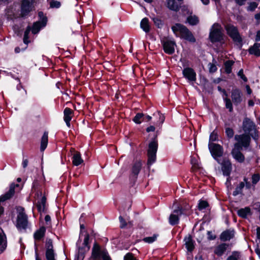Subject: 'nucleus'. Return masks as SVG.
I'll return each instance as SVG.
<instances>
[{
    "label": "nucleus",
    "instance_id": "nucleus-1",
    "mask_svg": "<svg viewBox=\"0 0 260 260\" xmlns=\"http://www.w3.org/2000/svg\"><path fill=\"white\" fill-rule=\"evenodd\" d=\"M209 38L212 43H224V34L220 24L215 23L212 25L210 28Z\"/></svg>",
    "mask_w": 260,
    "mask_h": 260
},
{
    "label": "nucleus",
    "instance_id": "nucleus-2",
    "mask_svg": "<svg viewBox=\"0 0 260 260\" xmlns=\"http://www.w3.org/2000/svg\"><path fill=\"white\" fill-rule=\"evenodd\" d=\"M91 258L93 260H112L106 249L102 248L98 243H94L92 248Z\"/></svg>",
    "mask_w": 260,
    "mask_h": 260
},
{
    "label": "nucleus",
    "instance_id": "nucleus-3",
    "mask_svg": "<svg viewBox=\"0 0 260 260\" xmlns=\"http://www.w3.org/2000/svg\"><path fill=\"white\" fill-rule=\"evenodd\" d=\"M224 28L227 34L232 39L236 44L239 45L241 44L242 39L236 26L233 24L228 23L224 25Z\"/></svg>",
    "mask_w": 260,
    "mask_h": 260
},
{
    "label": "nucleus",
    "instance_id": "nucleus-4",
    "mask_svg": "<svg viewBox=\"0 0 260 260\" xmlns=\"http://www.w3.org/2000/svg\"><path fill=\"white\" fill-rule=\"evenodd\" d=\"M18 210L16 226L19 231L24 230L28 224L27 216L24 212V208L20 207Z\"/></svg>",
    "mask_w": 260,
    "mask_h": 260
},
{
    "label": "nucleus",
    "instance_id": "nucleus-5",
    "mask_svg": "<svg viewBox=\"0 0 260 260\" xmlns=\"http://www.w3.org/2000/svg\"><path fill=\"white\" fill-rule=\"evenodd\" d=\"M36 5L35 0H22L20 7L21 16H25L29 12L35 10Z\"/></svg>",
    "mask_w": 260,
    "mask_h": 260
},
{
    "label": "nucleus",
    "instance_id": "nucleus-6",
    "mask_svg": "<svg viewBox=\"0 0 260 260\" xmlns=\"http://www.w3.org/2000/svg\"><path fill=\"white\" fill-rule=\"evenodd\" d=\"M208 147L212 156L220 164L218 157L221 156L223 154V150L222 146L218 144L209 143Z\"/></svg>",
    "mask_w": 260,
    "mask_h": 260
},
{
    "label": "nucleus",
    "instance_id": "nucleus-7",
    "mask_svg": "<svg viewBox=\"0 0 260 260\" xmlns=\"http://www.w3.org/2000/svg\"><path fill=\"white\" fill-rule=\"evenodd\" d=\"M158 145L156 142L153 141L149 145L148 150V165H151L156 160V153Z\"/></svg>",
    "mask_w": 260,
    "mask_h": 260
},
{
    "label": "nucleus",
    "instance_id": "nucleus-8",
    "mask_svg": "<svg viewBox=\"0 0 260 260\" xmlns=\"http://www.w3.org/2000/svg\"><path fill=\"white\" fill-rule=\"evenodd\" d=\"M39 16L41 19V21H38L33 24L32 27H31V32L33 34H36L39 32L40 30L44 27L46 24L47 19L46 17L44 16L43 13L40 12Z\"/></svg>",
    "mask_w": 260,
    "mask_h": 260
},
{
    "label": "nucleus",
    "instance_id": "nucleus-9",
    "mask_svg": "<svg viewBox=\"0 0 260 260\" xmlns=\"http://www.w3.org/2000/svg\"><path fill=\"white\" fill-rule=\"evenodd\" d=\"M235 139L237 141L235 144H239V148H242L243 147H247L248 146L250 141V137L248 134H244L235 135Z\"/></svg>",
    "mask_w": 260,
    "mask_h": 260
},
{
    "label": "nucleus",
    "instance_id": "nucleus-10",
    "mask_svg": "<svg viewBox=\"0 0 260 260\" xmlns=\"http://www.w3.org/2000/svg\"><path fill=\"white\" fill-rule=\"evenodd\" d=\"M164 50L168 54H172L175 52V42L174 41L164 39L161 41Z\"/></svg>",
    "mask_w": 260,
    "mask_h": 260
},
{
    "label": "nucleus",
    "instance_id": "nucleus-11",
    "mask_svg": "<svg viewBox=\"0 0 260 260\" xmlns=\"http://www.w3.org/2000/svg\"><path fill=\"white\" fill-rule=\"evenodd\" d=\"M46 246V251L45 255L47 260H55V253L53 250L52 240L49 239L47 240Z\"/></svg>",
    "mask_w": 260,
    "mask_h": 260
},
{
    "label": "nucleus",
    "instance_id": "nucleus-12",
    "mask_svg": "<svg viewBox=\"0 0 260 260\" xmlns=\"http://www.w3.org/2000/svg\"><path fill=\"white\" fill-rule=\"evenodd\" d=\"M242 149V148H239V144H235L234 147L232 151L233 157L239 162H242L245 159L244 156L241 152Z\"/></svg>",
    "mask_w": 260,
    "mask_h": 260
},
{
    "label": "nucleus",
    "instance_id": "nucleus-13",
    "mask_svg": "<svg viewBox=\"0 0 260 260\" xmlns=\"http://www.w3.org/2000/svg\"><path fill=\"white\" fill-rule=\"evenodd\" d=\"M182 214V211L178 208V209L174 210L169 217V223L171 225H175L179 222V216Z\"/></svg>",
    "mask_w": 260,
    "mask_h": 260
},
{
    "label": "nucleus",
    "instance_id": "nucleus-14",
    "mask_svg": "<svg viewBox=\"0 0 260 260\" xmlns=\"http://www.w3.org/2000/svg\"><path fill=\"white\" fill-rule=\"evenodd\" d=\"M254 123L249 119H245L243 123V129L245 133L250 134L255 131Z\"/></svg>",
    "mask_w": 260,
    "mask_h": 260
},
{
    "label": "nucleus",
    "instance_id": "nucleus-15",
    "mask_svg": "<svg viewBox=\"0 0 260 260\" xmlns=\"http://www.w3.org/2000/svg\"><path fill=\"white\" fill-rule=\"evenodd\" d=\"M241 92L238 89H233L231 92V98L234 105H238L242 101Z\"/></svg>",
    "mask_w": 260,
    "mask_h": 260
},
{
    "label": "nucleus",
    "instance_id": "nucleus-16",
    "mask_svg": "<svg viewBox=\"0 0 260 260\" xmlns=\"http://www.w3.org/2000/svg\"><path fill=\"white\" fill-rule=\"evenodd\" d=\"M221 169L223 174L224 176H229L232 169V164L230 161L228 159H224L221 163Z\"/></svg>",
    "mask_w": 260,
    "mask_h": 260
},
{
    "label": "nucleus",
    "instance_id": "nucleus-17",
    "mask_svg": "<svg viewBox=\"0 0 260 260\" xmlns=\"http://www.w3.org/2000/svg\"><path fill=\"white\" fill-rule=\"evenodd\" d=\"M183 74L190 81H195L196 80V73L191 68H185L183 70Z\"/></svg>",
    "mask_w": 260,
    "mask_h": 260
},
{
    "label": "nucleus",
    "instance_id": "nucleus-18",
    "mask_svg": "<svg viewBox=\"0 0 260 260\" xmlns=\"http://www.w3.org/2000/svg\"><path fill=\"white\" fill-rule=\"evenodd\" d=\"M235 235L234 230L229 229L223 231L220 235V239L222 241H230Z\"/></svg>",
    "mask_w": 260,
    "mask_h": 260
},
{
    "label": "nucleus",
    "instance_id": "nucleus-19",
    "mask_svg": "<svg viewBox=\"0 0 260 260\" xmlns=\"http://www.w3.org/2000/svg\"><path fill=\"white\" fill-rule=\"evenodd\" d=\"M180 38L191 43H194L196 42L195 38L191 32L186 27H185L183 34Z\"/></svg>",
    "mask_w": 260,
    "mask_h": 260
},
{
    "label": "nucleus",
    "instance_id": "nucleus-20",
    "mask_svg": "<svg viewBox=\"0 0 260 260\" xmlns=\"http://www.w3.org/2000/svg\"><path fill=\"white\" fill-rule=\"evenodd\" d=\"M229 244L226 243H222L215 247L214 252L215 254L218 256H222L227 250Z\"/></svg>",
    "mask_w": 260,
    "mask_h": 260
},
{
    "label": "nucleus",
    "instance_id": "nucleus-21",
    "mask_svg": "<svg viewBox=\"0 0 260 260\" xmlns=\"http://www.w3.org/2000/svg\"><path fill=\"white\" fill-rule=\"evenodd\" d=\"M64 117L63 119L66 123L67 125L70 127V121L71 120L73 116V111L69 108H66L63 111Z\"/></svg>",
    "mask_w": 260,
    "mask_h": 260
},
{
    "label": "nucleus",
    "instance_id": "nucleus-22",
    "mask_svg": "<svg viewBox=\"0 0 260 260\" xmlns=\"http://www.w3.org/2000/svg\"><path fill=\"white\" fill-rule=\"evenodd\" d=\"M185 26L180 24L176 23L172 26V29L176 37H180L185 28Z\"/></svg>",
    "mask_w": 260,
    "mask_h": 260
},
{
    "label": "nucleus",
    "instance_id": "nucleus-23",
    "mask_svg": "<svg viewBox=\"0 0 260 260\" xmlns=\"http://www.w3.org/2000/svg\"><path fill=\"white\" fill-rule=\"evenodd\" d=\"M141 162L140 161H136L132 166L131 177H133L135 179H136L138 175L141 170Z\"/></svg>",
    "mask_w": 260,
    "mask_h": 260
},
{
    "label": "nucleus",
    "instance_id": "nucleus-24",
    "mask_svg": "<svg viewBox=\"0 0 260 260\" xmlns=\"http://www.w3.org/2000/svg\"><path fill=\"white\" fill-rule=\"evenodd\" d=\"M45 232L46 228L44 226H41L34 233V238L35 240L37 241L41 240L44 237Z\"/></svg>",
    "mask_w": 260,
    "mask_h": 260
},
{
    "label": "nucleus",
    "instance_id": "nucleus-25",
    "mask_svg": "<svg viewBox=\"0 0 260 260\" xmlns=\"http://www.w3.org/2000/svg\"><path fill=\"white\" fill-rule=\"evenodd\" d=\"M72 158L73 164L76 166L81 165L83 162V160L81 156V154L78 151H74Z\"/></svg>",
    "mask_w": 260,
    "mask_h": 260
},
{
    "label": "nucleus",
    "instance_id": "nucleus-26",
    "mask_svg": "<svg viewBox=\"0 0 260 260\" xmlns=\"http://www.w3.org/2000/svg\"><path fill=\"white\" fill-rule=\"evenodd\" d=\"M7 246L6 236L3 233H0V254L6 249Z\"/></svg>",
    "mask_w": 260,
    "mask_h": 260
},
{
    "label": "nucleus",
    "instance_id": "nucleus-27",
    "mask_svg": "<svg viewBox=\"0 0 260 260\" xmlns=\"http://www.w3.org/2000/svg\"><path fill=\"white\" fill-rule=\"evenodd\" d=\"M260 44L258 43H255L252 47H251L249 49V52L250 54H253L256 56H260Z\"/></svg>",
    "mask_w": 260,
    "mask_h": 260
},
{
    "label": "nucleus",
    "instance_id": "nucleus-28",
    "mask_svg": "<svg viewBox=\"0 0 260 260\" xmlns=\"http://www.w3.org/2000/svg\"><path fill=\"white\" fill-rule=\"evenodd\" d=\"M185 242V245L187 250L191 251L194 248L193 242L191 237L189 235L188 237L185 238L184 240Z\"/></svg>",
    "mask_w": 260,
    "mask_h": 260
},
{
    "label": "nucleus",
    "instance_id": "nucleus-29",
    "mask_svg": "<svg viewBox=\"0 0 260 260\" xmlns=\"http://www.w3.org/2000/svg\"><path fill=\"white\" fill-rule=\"evenodd\" d=\"M48 133L44 132L42 139H41V151H43L47 147L48 144Z\"/></svg>",
    "mask_w": 260,
    "mask_h": 260
},
{
    "label": "nucleus",
    "instance_id": "nucleus-30",
    "mask_svg": "<svg viewBox=\"0 0 260 260\" xmlns=\"http://www.w3.org/2000/svg\"><path fill=\"white\" fill-rule=\"evenodd\" d=\"M140 26L141 28L146 32H148L150 30V26L148 18H143L141 22Z\"/></svg>",
    "mask_w": 260,
    "mask_h": 260
},
{
    "label": "nucleus",
    "instance_id": "nucleus-31",
    "mask_svg": "<svg viewBox=\"0 0 260 260\" xmlns=\"http://www.w3.org/2000/svg\"><path fill=\"white\" fill-rule=\"evenodd\" d=\"M226 260H242L240 252L236 251H233Z\"/></svg>",
    "mask_w": 260,
    "mask_h": 260
},
{
    "label": "nucleus",
    "instance_id": "nucleus-32",
    "mask_svg": "<svg viewBox=\"0 0 260 260\" xmlns=\"http://www.w3.org/2000/svg\"><path fill=\"white\" fill-rule=\"evenodd\" d=\"M250 213V209L249 207H245L244 208H241L238 211V215L242 217L246 218L248 215Z\"/></svg>",
    "mask_w": 260,
    "mask_h": 260
},
{
    "label": "nucleus",
    "instance_id": "nucleus-33",
    "mask_svg": "<svg viewBox=\"0 0 260 260\" xmlns=\"http://www.w3.org/2000/svg\"><path fill=\"white\" fill-rule=\"evenodd\" d=\"M167 7L171 10L177 11L179 10V7L176 3L175 0H167Z\"/></svg>",
    "mask_w": 260,
    "mask_h": 260
},
{
    "label": "nucleus",
    "instance_id": "nucleus-34",
    "mask_svg": "<svg viewBox=\"0 0 260 260\" xmlns=\"http://www.w3.org/2000/svg\"><path fill=\"white\" fill-rule=\"evenodd\" d=\"M46 200V198L45 197H43L41 200V201L38 202L37 207L39 212H41L44 211Z\"/></svg>",
    "mask_w": 260,
    "mask_h": 260
},
{
    "label": "nucleus",
    "instance_id": "nucleus-35",
    "mask_svg": "<svg viewBox=\"0 0 260 260\" xmlns=\"http://www.w3.org/2000/svg\"><path fill=\"white\" fill-rule=\"evenodd\" d=\"M133 121L137 124H140L144 121V115L143 113H139L133 118Z\"/></svg>",
    "mask_w": 260,
    "mask_h": 260
},
{
    "label": "nucleus",
    "instance_id": "nucleus-36",
    "mask_svg": "<svg viewBox=\"0 0 260 260\" xmlns=\"http://www.w3.org/2000/svg\"><path fill=\"white\" fill-rule=\"evenodd\" d=\"M234 62L232 60H227L224 62L225 71L227 74H230L232 72V67Z\"/></svg>",
    "mask_w": 260,
    "mask_h": 260
},
{
    "label": "nucleus",
    "instance_id": "nucleus-37",
    "mask_svg": "<svg viewBox=\"0 0 260 260\" xmlns=\"http://www.w3.org/2000/svg\"><path fill=\"white\" fill-rule=\"evenodd\" d=\"M31 30V27L30 26H28L24 32V38H23V42L25 44L27 45L28 43L29 42V41L28 40L29 38V34L30 32V31Z\"/></svg>",
    "mask_w": 260,
    "mask_h": 260
},
{
    "label": "nucleus",
    "instance_id": "nucleus-38",
    "mask_svg": "<svg viewBox=\"0 0 260 260\" xmlns=\"http://www.w3.org/2000/svg\"><path fill=\"white\" fill-rule=\"evenodd\" d=\"M188 22L192 25H196L199 22V19L196 16H190L187 18Z\"/></svg>",
    "mask_w": 260,
    "mask_h": 260
},
{
    "label": "nucleus",
    "instance_id": "nucleus-39",
    "mask_svg": "<svg viewBox=\"0 0 260 260\" xmlns=\"http://www.w3.org/2000/svg\"><path fill=\"white\" fill-rule=\"evenodd\" d=\"M245 186L244 182H241L239 185L236 187L235 190L233 192V195L236 196L242 193V189Z\"/></svg>",
    "mask_w": 260,
    "mask_h": 260
},
{
    "label": "nucleus",
    "instance_id": "nucleus-40",
    "mask_svg": "<svg viewBox=\"0 0 260 260\" xmlns=\"http://www.w3.org/2000/svg\"><path fill=\"white\" fill-rule=\"evenodd\" d=\"M218 140V134L217 132L214 130L213 131L210 135L209 143H212V142L216 141Z\"/></svg>",
    "mask_w": 260,
    "mask_h": 260
},
{
    "label": "nucleus",
    "instance_id": "nucleus-41",
    "mask_svg": "<svg viewBox=\"0 0 260 260\" xmlns=\"http://www.w3.org/2000/svg\"><path fill=\"white\" fill-rule=\"evenodd\" d=\"M157 236V235L155 234L151 237H145L143 239V241L148 243H151L156 240Z\"/></svg>",
    "mask_w": 260,
    "mask_h": 260
},
{
    "label": "nucleus",
    "instance_id": "nucleus-42",
    "mask_svg": "<svg viewBox=\"0 0 260 260\" xmlns=\"http://www.w3.org/2000/svg\"><path fill=\"white\" fill-rule=\"evenodd\" d=\"M224 101L225 103V107L230 112L233 111V106L231 100L228 98H224Z\"/></svg>",
    "mask_w": 260,
    "mask_h": 260
},
{
    "label": "nucleus",
    "instance_id": "nucleus-43",
    "mask_svg": "<svg viewBox=\"0 0 260 260\" xmlns=\"http://www.w3.org/2000/svg\"><path fill=\"white\" fill-rule=\"evenodd\" d=\"M208 206V203L205 201H200L198 205V208L200 210L204 209Z\"/></svg>",
    "mask_w": 260,
    "mask_h": 260
},
{
    "label": "nucleus",
    "instance_id": "nucleus-44",
    "mask_svg": "<svg viewBox=\"0 0 260 260\" xmlns=\"http://www.w3.org/2000/svg\"><path fill=\"white\" fill-rule=\"evenodd\" d=\"M225 134L229 138H232L234 136V132L233 129L230 127L225 128Z\"/></svg>",
    "mask_w": 260,
    "mask_h": 260
},
{
    "label": "nucleus",
    "instance_id": "nucleus-45",
    "mask_svg": "<svg viewBox=\"0 0 260 260\" xmlns=\"http://www.w3.org/2000/svg\"><path fill=\"white\" fill-rule=\"evenodd\" d=\"M153 21L154 23V24L158 27H161L162 25V22L161 20L159 19L158 18L154 17L152 18Z\"/></svg>",
    "mask_w": 260,
    "mask_h": 260
},
{
    "label": "nucleus",
    "instance_id": "nucleus-46",
    "mask_svg": "<svg viewBox=\"0 0 260 260\" xmlns=\"http://www.w3.org/2000/svg\"><path fill=\"white\" fill-rule=\"evenodd\" d=\"M89 239V234L87 233H86L85 237H84V239L83 244L85 246L87 247L88 250L89 249V246H88Z\"/></svg>",
    "mask_w": 260,
    "mask_h": 260
},
{
    "label": "nucleus",
    "instance_id": "nucleus-47",
    "mask_svg": "<svg viewBox=\"0 0 260 260\" xmlns=\"http://www.w3.org/2000/svg\"><path fill=\"white\" fill-rule=\"evenodd\" d=\"M209 72L210 73H214L217 71V67L216 65L213 63H209L208 64Z\"/></svg>",
    "mask_w": 260,
    "mask_h": 260
},
{
    "label": "nucleus",
    "instance_id": "nucleus-48",
    "mask_svg": "<svg viewBox=\"0 0 260 260\" xmlns=\"http://www.w3.org/2000/svg\"><path fill=\"white\" fill-rule=\"evenodd\" d=\"M50 6L51 8H58L60 6V3L58 1H52L50 3Z\"/></svg>",
    "mask_w": 260,
    "mask_h": 260
},
{
    "label": "nucleus",
    "instance_id": "nucleus-49",
    "mask_svg": "<svg viewBox=\"0 0 260 260\" xmlns=\"http://www.w3.org/2000/svg\"><path fill=\"white\" fill-rule=\"evenodd\" d=\"M124 260H137L132 253H127L124 257Z\"/></svg>",
    "mask_w": 260,
    "mask_h": 260
},
{
    "label": "nucleus",
    "instance_id": "nucleus-50",
    "mask_svg": "<svg viewBox=\"0 0 260 260\" xmlns=\"http://www.w3.org/2000/svg\"><path fill=\"white\" fill-rule=\"evenodd\" d=\"M238 75L244 81L246 82L247 81V78L245 76L243 73V69H241L238 73Z\"/></svg>",
    "mask_w": 260,
    "mask_h": 260
},
{
    "label": "nucleus",
    "instance_id": "nucleus-51",
    "mask_svg": "<svg viewBox=\"0 0 260 260\" xmlns=\"http://www.w3.org/2000/svg\"><path fill=\"white\" fill-rule=\"evenodd\" d=\"M259 180V176L258 174H254L252 176V183L255 184Z\"/></svg>",
    "mask_w": 260,
    "mask_h": 260
},
{
    "label": "nucleus",
    "instance_id": "nucleus-52",
    "mask_svg": "<svg viewBox=\"0 0 260 260\" xmlns=\"http://www.w3.org/2000/svg\"><path fill=\"white\" fill-rule=\"evenodd\" d=\"M207 236L208 239L209 240H213L216 238V236L211 231H208Z\"/></svg>",
    "mask_w": 260,
    "mask_h": 260
},
{
    "label": "nucleus",
    "instance_id": "nucleus-53",
    "mask_svg": "<svg viewBox=\"0 0 260 260\" xmlns=\"http://www.w3.org/2000/svg\"><path fill=\"white\" fill-rule=\"evenodd\" d=\"M257 6V4L255 2L251 3L248 8V10L253 11Z\"/></svg>",
    "mask_w": 260,
    "mask_h": 260
},
{
    "label": "nucleus",
    "instance_id": "nucleus-54",
    "mask_svg": "<svg viewBox=\"0 0 260 260\" xmlns=\"http://www.w3.org/2000/svg\"><path fill=\"white\" fill-rule=\"evenodd\" d=\"M191 163L192 165V167L194 169H198L199 168V165L198 164V162L196 159L192 158L191 159Z\"/></svg>",
    "mask_w": 260,
    "mask_h": 260
},
{
    "label": "nucleus",
    "instance_id": "nucleus-55",
    "mask_svg": "<svg viewBox=\"0 0 260 260\" xmlns=\"http://www.w3.org/2000/svg\"><path fill=\"white\" fill-rule=\"evenodd\" d=\"M119 219L120 222V227L121 228H124L126 225V222L121 216H119Z\"/></svg>",
    "mask_w": 260,
    "mask_h": 260
},
{
    "label": "nucleus",
    "instance_id": "nucleus-56",
    "mask_svg": "<svg viewBox=\"0 0 260 260\" xmlns=\"http://www.w3.org/2000/svg\"><path fill=\"white\" fill-rule=\"evenodd\" d=\"M243 182H244V184L245 183L246 188H250L251 187V183L248 181L247 178H244Z\"/></svg>",
    "mask_w": 260,
    "mask_h": 260
},
{
    "label": "nucleus",
    "instance_id": "nucleus-57",
    "mask_svg": "<svg viewBox=\"0 0 260 260\" xmlns=\"http://www.w3.org/2000/svg\"><path fill=\"white\" fill-rule=\"evenodd\" d=\"M157 115L159 116V122L162 123L165 120V116L159 112H157Z\"/></svg>",
    "mask_w": 260,
    "mask_h": 260
},
{
    "label": "nucleus",
    "instance_id": "nucleus-58",
    "mask_svg": "<svg viewBox=\"0 0 260 260\" xmlns=\"http://www.w3.org/2000/svg\"><path fill=\"white\" fill-rule=\"evenodd\" d=\"M28 164V160L27 159L25 158V159H23L22 165L23 168H25L27 166Z\"/></svg>",
    "mask_w": 260,
    "mask_h": 260
},
{
    "label": "nucleus",
    "instance_id": "nucleus-59",
    "mask_svg": "<svg viewBox=\"0 0 260 260\" xmlns=\"http://www.w3.org/2000/svg\"><path fill=\"white\" fill-rule=\"evenodd\" d=\"M155 127L154 126L151 125L148 127L146 129V131L147 132H154L155 131Z\"/></svg>",
    "mask_w": 260,
    "mask_h": 260
},
{
    "label": "nucleus",
    "instance_id": "nucleus-60",
    "mask_svg": "<svg viewBox=\"0 0 260 260\" xmlns=\"http://www.w3.org/2000/svg\"><path fill=\"white\" fill-rule=\"evenodd\" d=\"M236 3L240 6H242L244 4L246 0H235Z\"/></svg>",
    "mask_w": 260,
    "mask_h": 260
},
{
    "label": "nucleus",
    "instance_id": "nucleus-61",
    "mask_svg": "<svg viewBox=\"0 0 260 260\" xmlns=\"http://www.w3.org/2000/svg\"><path fill=\"white\" fill-rule=\"evenodd\" d=\"M225 185L228 187L230 185H231V178L229 176L227 178L226 181L225 182Z\"/></svg>",
    "mask_w": 260,
    "mask_h": 260
},
{
    "label": "nucleus",
    "instance_id": "nucleus-62",
    "mask_svg": "<svg viewBox=\"0 0 260 260\" xmlns=\"http://www.w3.org/2000/svg\"><path fill=\"white\" fill-rule=\"evenodd\" d=\"M45 220L47 224H48V222H50L51 220V217L49 215H47L45 217Z\"/></svg>",
    "mask_w": 260,
    "mask_h": 260
},
{
    "label": "nucleus",
    "instance_id": "nucleus-63",
    "mask_svg": "<svg viewBox=\"0 0 260 260\" xmlns=\"http://www.w3.org/2000/svg\"><path fill=\"white\" fill-rule=\"evenodd\" d=\"M255 41H260V30H259L257 32L256 37H255Z\"/></svg>",
    "mask_w": 260,
    "mask_h": 260
},
{
    "label": "nucleus",
    "instance_id": "nucleus-64",
    "mask_svg": "<svg viewBox=\"0 0 260 260\" xmlns=\"http://www.w3.org/2000/svg\"><path fill=\"white\" fill-rule=\"evenodd\" d=\"M256 235L257 238L260 239V227L256 229Z\"/></svg>",
    "mask_w": 260,
    "mask_h": 260
}]
</instances>
